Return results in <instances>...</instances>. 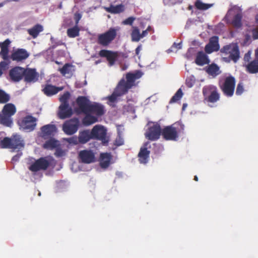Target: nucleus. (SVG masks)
Returning <instances> with one entry per match:
<instances>
[{
    "label": "nucleus",
    "instance_id": "obj_5",
    "mask_svg": "<svg viewBox=\"0 0 258 258\" xmlns=\"http://www.w3.org/2000/svg\"><path fill=\"white\" fill-rule=\"evenodd\" d=\"M221 52L229 54V58L234 62H236L240 57L239 47L237 43H232L224 46L221 49Z\"/></svg>",
    "mask_w": 258,
    "mask_h": 258
},
{
    "label": "nucleus",
    "instance_id": "obj_17",
    "mask_svg": "<svg viewBox=\"0 0 258 258\" xmlns=\"http://www.w3.org/2000/svg\"><path fill=\"white\" fill-rule=\"evenodd\" d=\"M77 104L82 112L88 113V110L91 105L89 100L85 96H79L76 100Z\"/></svg>",
    "mask_w": 258,
    "mask_h": 258
},
{
    "label": "nucleus",
    "instance_id": "obj_24",
    "mask_svg": "<svg viewBox=\"0 0 258 258\" xmlns=\"http://www.w3.org/2000/svg\"><path fill=\"white\" fill-rule=\"evenodd\" d=\"M196 63L200 66H203L205 64H209L210 60L207 55L203 51H199L196 56L195 59Z\"/></svg>",
    "mask_w": 258,
    "mask_h": 258
},
{
    "label": "nucleus",
    "instance_id": "obj_48",
    "mask_svg": "<svg viewBox=\"0 0 258 258\" xmlns=\"http://www.w3.org/2000/svg\"><path fill=\"white\" fill-rule=\"evenodd\" d=\"M65 155V152L59 146L55 148L54 155L57 157H62Z\"/></svg>",
    "mask_w": 258,
    "mask_h": 258
},
{
    "label": "nucleus",
    "instance_id": "obj_8",
    "mask_svg": "<svg viewBox=\"0 0 258 258\" xmlns=\"http://www.w3.org/2000/svg\"><path fill=\"white\" fill-rule=\"evenodd\" d=\"M91 133L92 139L100 140L103 144L108 143L107 131L104 126L96 125L92 129Z\"/></svg>",
    "mask_w": 258,
    "mask_h": 258
},
{
    "label": "nucleus",
    "instance_id": "obj_9",
    "mask_svg": "<svg viewBox=\"0 0 258 258\" xmlns=\"http://www.w3.org/2000/svg\"><path fill=\"white\" fill-rule=\"evenodd\" d=\"M79 120L77 118H73L66 121L62 124V131L68 135L75 134L79 128Z\"/></svg>",
    "mask_w": 258,
    "mask_h": 258
},
{
    "label": "nucleus",
    "instance_id": "obj_63",
    "mask_svg": "<svg viewBox=\"0 0 258 258\" xmlns=\"http://www.w3.org/2000/svg\"><path fill=\"white\" fill-rule=\"evenodd\" d=\"M255 21L256 23H258V15L256 16L255 17Z\"/></svg>",
    "mask_w": 258,
    "mask_h": 258
},
{
    "label": "nucleus",
    "instance_id": "obj_18",
    "mask_svg": "<svg viewBox=\"0 0 258 258\" xmlns=\"http://www.w3.org/2000/svg\"><path fill=\"white\" fill-rule=\"evenodd\" d=\"M29 56V53L25 49L19 48L12 53L11 58L13 60L19 62L26 59Z\"/></svg>",
    "mask_w": 258,
    "mask_h": 258
},
{
    "label": "nucleus",
    "instance_id": "obj_62",
    "mask_svg": "<svg viewBox=\"0 0 258 258\" xmlns=\"http://www.w3.org/2000/svg\"><path fill=\"white\" fill-rule=\"evenodd\" d=\"M194 180H195V181H198V176H197V175H195V177H194Z\"/></svg>",
    "mask_w": 258,
    "mask_h": 258
},
{
    "label": "nucleus",
    "instance_id": "obj_50",
    "mask_svg": "<svg viewBox=\"0 0 258 258\" xmlns=\"http://www.w3.org/2000/svg\"><path fill=\"white\" fill-rule=\"evenodd\" d=\"M136 18L134 17H130L124 20L122 22V24L124 25H132L134 21L135 20Z\"/></svg>",
    "mask_w": 258,
    "mask_h": 258
},
{
    "label": "nucleus",
    "instance_id": "obj_41",
    "mask_svg": "<svg viewBox=\"0 0 258 258\" xmlns=\"http://www.w3.org/2000/svg\"><path fill=\"white\" fill-rule=\"evenodd\" d=\"M183 93L181 88H179L170 100V103H173L179 101L182 97Z\"/></svg>",
    "mask_w": 258,
    "mask_h": 258
},
{
    "label": "nucleus",
    "instance_id": "obj_3",
    "mask_svg": "<svg viewBox=\"0 0 258 258\" xmlns=\"http://www.w3.org/2000/svg\"><path fill=\"white\" fill-rule=\"evenodd\" d=\"M183 125L175 123L165 127L162 130V136L166 140L175 141L178 138L180 130L183 132Z\"/></svg>",
    "mask_w": 258,
    "mask_h": 258
},
{
    "label": "nucleus",
    "instance_id": "obj_29",
    "mask_svg": "<svg viewBox=\"0 0 258 258\" xmlns=\"http://www.w3.org/2000/svg\"><path fill=\"white\" fill-rule=\"evenodd\" d=\"M80 144H85L92 139L91 132L89 130H84L79 132L78 137Z\"/></svg>",
    "mask_w": 258,
    "mask_h": 258
},
{
    "label": "nucleus",
    "instance_id": "obj_37",
    "mask_svg": "<svg viewBox=\"0 0 258 258\" xmlns=\"http://www.w3.org/2000/svg\"><path fill=\"white\" fill-rule=\"evenodd\" d=\"M132 41L138 42L141 39V33L139 29L137 27H133L131 33Z\"/></svg>",
    "mask_w": 258,
    "mask_h": 258
},
{
    "label": "nucleus",
    "instance_id": "obj_60",
    "mask_svg": "<svg viewBox=\"0 0 258 258\" xmlns=\"http://www.w3.org/2000/svg\"><path fill=\"white\" fill-rule=\"evenodd\" d=\"M254 59H258V48L255 50Z\"/></svg>",
    "mask_w": 258,
    "mask_h": 258
},
{
    "label": "nucleus",
    "instance_id": "obj_58",
    "mask_svg": "<svg viewBox=\"0 0 258 258\" xmlns=\"http://www.w3.org/2000/svg\"><path fill=\"white\" fill-rule=\"evenodd\" d=\"M142 49V45H139L135 50L136 54L139 55L140 51Z\"/></svg>",
    "mask_w": 258,
    "mask_h": 258
},
{
    "label": "nucleus",
    "instance_id": "obj_40",
    "mask_svg": "<svg viewBox=\"0 0 258 258\" xmlns=\"http://www.w3.org/2000/svg\"><path fill=\"white\" fill-rule=\"evenodd\" d=\"M11 138L5 137L0 141V147L2 149H11Z\"/></svg>",
    "mask_w": 258,
    "mask_h": 258
},
{
    "label": "nucleus",
    "instance_id": "obj_64",
    "mask_svg": "<svg viewBox=\"0 0 258 258\" xmlns=\"http://www.w3.org/2000/svg\"><path fill=\"white\" fill-rule=\"evenodd\" d=\"M4 5L3 3H0V7H3Z\"/></svg>",
    "mask_w": 258,
    "mask_h": 258
},
{
    "label": "nucleus",
    "instance_id": "obj_16",
    "mask_svg": "<svg viewBox=\"0 0 258 258\" xmlns=\"http://www.w3.org/2000/svg\"><path fill=\"white\" fill-rule=\"evenodd\" d=\"M149 143V142H146L140 149L138 154L139 161L140 163L146 164L148 161L150 154V151L148 150Z\"/></svg>",
    "mask_w": 258,
    "mask_h": 258
},
{
    "label": "nucleus",
    "instance_id": "obj_42",
    "mask_svg": "<svg viewBox=\"0 0 258 258\" xmlns=\"http://www.w3.org/2000/svg\"><path fill=\"white\" fill-rule=\"evenodd\" d=\"M72 65L70 63H66L62 68L59 69L60 73L63 75L65 76L67 74H70L71 73V68Z\"/></svg>",
    "mask_w": 258,
    "mask_h": 258
},
{
    "label": "nucleus",
    "instance_id": "obj_1",
    "mask_svg": "<svg viewBox=\"0 0 258 258\" xmlns=\"http://www.w3.org/2000/svg\"><path fill=\"white\" fill-rule=\"evenodd\" d=\"M142 76V72L139 71L134 73H127L125 79L122 78L114 88L112 94L105 98L107 100V104L112 107H115L118 101V98L127 94L128 90L135 86L136 80L140 78Z\"/></svg>",
    "mask_w": 258,
    "mask_h": 258
},
{
    "label": "nucleus",
    "instance_id": "obj_25",
    "mask_svg": "<svg viewBox=\"0 0 258 258\" xmlns=\"http://www.w3.org/2000/svg\"><path fill=\"white\" fill-rule=\"evenodd\" d=\"M73 114L72 109L69 106L62 107V105L59 107L58 116L59 118L63 119L71 116Z\"/></svg>",
    "mask_w": 258,
    "mask_h": 258
},
{
    "label": "nucleus",
    "instance_id": "obj_4",
    "mask_svg": "<svg viewBox=\"0 0 258 258\" xmlns=\"http://www.w3.org/2000/svg\"><path fill=\"white\" fill-rule=\"evenodd\" d=\"M117 35V29L110 28L105 32L99 34L97 37V43L102 46H107L115 38Z\"/></svg>",
    "mask_w": 258,
    "mask_h": 258
},
{
    "label": "nucleus",
    "instance_id": "obj_53",
    "mask_svg": "<svg viewBox=\"0 0 258 258\" xmlns=\"http://www.w3.org/2000/svg\"><path fill=\"white\" fill-rule=\"evenodd\" d=\"M82 18V15L79 13H76L74 15V20L75 21L76 25H78L79 21Z\"/></svg>",
    "mask_w": 258,
    "mask_h": 258
},
{
    "label": "nucleus",
    "instance_id": "obj_22",
    "mask_svg": "<svg viewBox=\"0 0 258 258\" xmlns=\"http://www.w3.org/2000/svg\"><path fill=\"white\" fill-rule=\"evenodd\" d=\"M88 113H91L98 116H100L105 113L104 106L102 104L98 103L91 104Z\"/></svg>",
    "mask_w": 258,
    "mask_h": 258
},
{
    "label": "nucleus",
    "instance_id": "obj_43",
    "mask_svg": "<svg viewBox=\"0 0 258 258\" xmlns=\"http://www.w3.org/2000/svg\"><path fill=\"white\" fill-rule=\"evenodd\" d=\"M10 99V95L6 93L4 90L0 89V103H6L8 102Z\"/></svg>",
    "mask_w": 258,
    "mask_h": 258
},
{
    "label": "nucleus",
    "instance_id": "obj_2",
    "mask_svg": "<svg viewBox=\"0 0 258 258\" xmlns=\"http://www.w3.org/2000/svg\"><path fill=\"white\" fill-rule=\"evenodd\" d=\"M16 112L15 106L12 103L6 104L0 112V124L8 127H11L13 124L12 116Z\"/></svg>",
    "mask_w": 258,
    "mask_h": 258
},
{
    "label": "nucleus",
    "instance_id": "obj_56",
    "mask_svg": "<svg viewBox=\"0 0 258 258\" xmlns=\"http://www.w3.org/2000/svg\"><path fill=\"white\" fill-rule=\"evenodd\" d=\"M252 38L254 39H258V27L254 29L252 31Z\"/></svg>",
    "mask_w": 258,
    "mask_h": 258
},
{
    "label": "nucleus",
    "instance_id": "obj_20",
    "mask_svg": "<svg viewBox=\"0 0 258 258\" xmlns=\"http://www.w3.org/2000/svg\"><path fill=\"white\" fill-rule=\"evenodd\" d=\"M25 74L24 78L25 81L27 83L35 82L39 77V74L36 72V70L34 69H24Z\"/></svg>",
    "mask_w": 258,
    "mask_h": 258
},
{
    "label": "nucleus",
    "instance_id": "obj_30",
    "mask_svg": "<svg viewBox=\"0 0 258 258\" xmlns=\"http://www.w3.org/2000/svg\"><path fill=\"white\" fill-rule=\"evenodd\" d=\"M105 10L111 14H119L124 11V6L122 4L116 6L110 5L109 7L105 8Z\"/></svg>",
    "mask_w": 258,
    "mask_h": 258
},
{
    "label": "nucleus",
    "instance_id": "obj_45",
    "mask_svg": "<svg viewBox=\"0 0 258 258\" xmlns=\"http://www.w3.org/2000/svg\"><path fill=\"white\" fill-rule=\"evenodd\" d=\"M10 63V62L6 61L0 62V77L2 76L3 73L8 69Z\"/></svg>",
    "mask_w": 258,
    "mask_h": 258
},
{
    "label": "nucleus",
    "instance_id": "obj_14",
    "mask_svg": "<svg viewBox=\"0 0 258 258\" xmlns=\"http://www.w3.org/2000/svg\"><path fill=\"white\" fill-rule=\"evenodd\" d=\"M41 137L44 139H49L53 136L57 131L54 124H47L41 127Z\"/></svg>",
    "mask_w": 258,
    "mask_h": 258
},
{
    "label": "nucleus",
    "instance_id": "obj_36",
    "mask_svg": "<svg viewBox=\"0 0 258 258\" xmlns=\"http://www.w3.org/2000/svg\"><path fill=\"white\" fill-rule=\"evenodd\" d=\"M213 4H208L203 3L201 0H196L195 6L198 10L205 11L209 9Z\"/></svg>",
    "mask_w": 258,
    "mask_h": 258
},
{
    "label": "nucleus",
    "instance_id": "obj_6",
    "mask_svg": "<svg viewBox=\"0 0 258 258\" xmlns=\"http://www.w3.org/2000/svg\"><path fill=\"white\" fill-rule=\"evenodd\" d=\"M203 94L205 100L211 103H215L218 101L220 95L217 88L213 85L205 86L203 89Z\"/></svg>",
    "mask_w": 258,
    "mask_h": 258
},
{
    "label": "nucleus",
    "instance_id": "obj_44",
    "mask_svg": "<svg viewBox=\"0 0 258 258\" xmlns=\"http://www.w3.org/2000/svg\"><path fill=\"white\" fill-rule=\"evenodd\" d=\"M8 54L9 48H1V51H0V56L4 59L3 61L10 62Z\"/></svg>",
    "mask_w": 258,
    "mask_h": 258
},
{
    "label": "nucleus",
    "instance_id": "obj_57",
    "mask_svg": "<svg viewBox=\"0 0 258 258\" xmlns=\"http://www.w3.org/2000/svg\"><path fill=\"white\" fill-rule=\"evenodd\" d=\"M251 52L248 51L247 53H246L244 56V60L245 61L248 62L250 58Z\"/></svg>",
    "mask_w": 258,
    "mask_h": 258
},
{
    "label": "nucleus",
    "instance_id": "obj_51",
    "mask_svg": "<svg viewBox=\"0 0 258 258\" xmlns=\"http://www.w3.org/2000/svg\"><path fill=\"white\" fill-rule=\"evenodd\" d=\"M11 41L9 39H6L3 42L0 43L1 48H9Z\"/></svg>",
    "mask_w": 258,
    "mask_h": 258
},
{
    "label": "nucleus",
    "instance_id": "obj_32",
    "mask_svg": "<svg viewBox=\"0 0 258 258\" xmlns=\"http://www.w3.org/2000/svg\"><path fill=\"white\" fill-rule=\"evenodd\" d=\"M242 13L239 11L233 17L231 22V24L237 28H239L242 26Z\"/></svg>",
    "mask_w": 258,
    "mask_h": 258
},
{
    "label": "nucleus",
    "instance_id": "obj_12",
    "mask_svg": "<svg viewBox=\"0 0 258 258\" xmlns=\"http://www.w3.org/2000/svg\"><path fill=\"white\" fill-rule=\"evenodd\" d=\"M162 135V130L159 124H156L150 126L146 132L145 136L146 138L151 141L158 140L160 136Z\"/></svg>",
    "mask_w": 258,
    "mask_h": 258
},
{
    "label": "nucleus",
    "instance_id": "obj_21",
    "mask_svg": "<svg viewBox=\"0 0 258 258\" xmlns=\"http://www.w3.org/2000/svg\"><path fill=\"white\" fill-rule=\"evenodd\" d=\"M99 55L101 57H106L110 66L114 64L117 57V52L105 49L101 50L99 52Z\"/></svg>",
    "mask_w": 258,
    "mask_h": 258
},
{
    "label": "nucleus",
    "instance_id": "obj_55",
    "mask_svg": "<svg viewBox=\"0 0 258 258\" xmlns=\"http://www.w3.org/2000/svg\"><path fill=\"white\" fill-rule=\"evenodd\" d=\"M22 155V153L20 152L13 156L12 159V161L13 162H15L18 161L20 157Z\"/></svg>",
    "mask_w": 258,
    "mask_h": 258
},
{
    "label": "nucleus",
    "instance_id": "obj_28",
    "mask_svg": "<svg viewBox=\"0 0 258 258\" xmlns=\"http://www.w3.org/2000/svg\"><path fill=\"white\" fill-rule=\"evenodd\" d=\"M111 156L110 153H104L100 154V165L102 168H106L110 164Z\"/></svg>",
    "mask_w": 258,
    "mask_h": 258
},
{
    "label": "nucleus",
    "instance_id": "obj_46",
    "mask_svg": "<svg viewBox=\"0 0 258 258\" xmlns=\"http://www.w3.org/2000/svg\"><path fill=\"white\" fill-rule=\"evenodd\" d=\"M196 83V79L194 76H190L186 79L185 85L188 88L193 87Z\"/></svg>",
    "mask_w": 258,
    "mask_h": 258
},
{
    "label": "nucleus",
    "instance_id": "obj_49",
    "mask_svg": "<svg viewBox=\"0 0 258 258\" xmlns=\"http://www.w3.org/2000/svg\"><path fill=\"white\" fill-rule=\"evenodd\" d=\"M244 91V88L242 83L238 84L236 90V94L237 95H240Z\"/></svg>",
    "mask_w": 258,
    "mask_h": 258
},
{
    "label": "nucleus",
    "instance_id": "obj_23",
    "mask_svg": "<svg viewBox=\"0 0 258 258\" xmlns=\"http://www.w3.org/2000/svg\"><path fill=\"white\" fill-rule=\"evenodd\" d=\"M63 89V87H58L50 84H46L42 89V92L46 96H51L57 94Z\"/></svg>",
    "mask_w": 258,
    "mask_h": 258
},
{
    "label": "nucleus",
    "instance_id": "obj_7",
    "mask_svg": "<svg viewBox=\"0 0 258 258\" xmlns=\"http://www.w3.org/2000/svg\"><path fill=\"white\" fill-rule=\"evenodd\" d=\"M235 86V79L233 76H229L225 78L224 82L220 85V88L223 94L227 97L233 96Z\"/></svg>",
    "mask_w": 258,
    "mask_h": 258
},
{
    "label": "nucleus",
    "instance_id": "obj_33",
    "mask_svg": "<svg viewBox=\"0 0 258 258\" xmlns=\"http://www.w3.org/2000/svg\"><path fill=\"white\" fill-rule=\"evenodd\" d=\"M60 144L59 142L51 138L45 142L43 145V147L46 149L52 150L59 146Z\"/></svg>",
    "mask_w": 258,
    "mask_h": 258
},
{
    "label": "nucleus",
    "instance_id": "obj_38",
    "mask_svg": "<svg viewBox=\"0 0 258 258\" xmlns=\"http://www.w3.org/2000/svg\"><path fill=\"white\" fill-rule=\"evenodd\" d=\"M98 120L97 118L91 115H86L83 119V123L85 125H90Z\"/></svg>",
    "mask_w": 258,
    "mask_h": 258
},
{
    "label": "nucleus",
    "instance_id": "obj_15",
    "mask_svg": "<svg viewBox=\"0 0 258 258\" xmlns=\"http://www.w3.org/2000/svg\"><path fill=\"white\" fill-rule=\"evenodd\" d=\"M219 48V38L214 36L210 38L209 42L205 46V50L206 53L210 54L214 51H217Z\"/></svg>",
    "mask_w": 258,
    "mask_h": 258
},
{
    "label": "nucleus",
    "instance_id": "obj_35",
    "mask_svg": "<svg viewBox=\"0 0 258 258\" xmlns=\"http://www.w3.org/2000/svg\"><path fill=\"white\" fill-rule=\"evenodd\" d=\"M80 28L77 25H75L72 28H69L67 30V33L70 38H75L79 35Z\"/></svg>",
    "mask_w": 258,
    "mask_h": 258
},
{
    "label": "nucleus",
    "instance_id": "obj_61",
    "mask_svg": "<svg viewBox=\"0 0 258 258\" xmlns=\"http://www.w3.org/2000/svg\"><path fill=\"white\" fill-rule=\"evenodd\" d=\"M192 8H193L192 6H191V5H189V6H188V8H187V9H188V10H192Z\"/></svg>",
    "mask_w": 258,
    "mask_h": 258
},
{
    "label": "nucleus",
    "instance_id": "obj_47",
    "mask_svg": "<svg viewBox=\"0 0 258 258\" xmlns=\"http://www.w3.org/2000/svg\"><path fill=\"white\" fill-rule=\"evenodd\" d=\"M66 141L70 144L76 145L79 144V140L77 137L73 136L71 138H67Z\"/></svg>",
    "mask_w": 258,
    "mask_h": 258
},
{
    "label": "nucleus",
    "instance_id": "obj_34",
    "mask_svg": "<svg viewBox=\"0 0 258 258\" xmlns=\"http://www.w3.org/2000/svg\"><path fill=\"white\" fill-rule=\"evenodd\" d=\"M43 30V28L42 25L36 24L31 29H28V32L33 38H35Z\"/></svg>",
    "mask_w": 258,
    "mask_h": 258
},
{
    "label": "nucleus",
    "instance_id": "obj_13",
    "mask_svg": "<svg viewBox=\"0 0 258 258\" xmlns=\"http://www.w3.org/2000/svg\"><path fill=\"white\" fill-rule=\"evenodd\" d=\"M24 74V68L20 67H15L10 70L9 76L12 81L17 82L23 79Z\"/></svg>",
    "mask_w": 258,
    "mask_h": 258
},
{
    "label": "nucleus",
    "instance_id": "obj_26",
    "mask_svg": "<svg viewBox=\"0 0 258 258\" xmlns=\"http://www.w3.org/2000/svg\"><path fill=\"white\" fill-rule=\"evenodd\" d=\"M11 149H22L24 147V143L19 136L14 135L11 138Z\"/></svg>",
    "mask_w": 258,
    "mask_h": 258
},
{
    "label": "nucleus",
    "instance_id": "obj_52",
    "mask_svg": "<svg viewBox=\"0 0 258 258\" xmlns=\"http://www.w3.org/2000/svg\"><path fill=\"white\" fill-rule=\"evenodd\" d=\"M152 30V27L150 26H149L146 30L143 31L142 33H141V38L146 37L148 34V33Z\"/></svg>",
    "mask_w": 258,
    "mask_h": 258
},
{
    "label": "nucleus",
    "instance_id": "obj_10",
    "mask_svg": "<svg viewBox=\"0 0 258 258\" xmlns=\"http://www.w3.org/2000/svg\"><path fill=\"white\" fill-rule=\"evenodd\" d=\"M47 158V157H41L36 160L29 166V169L32 172L46 170L50 164V161Z\"/></svg>",
    "mask_w": 258,
    "mask_h": 258
},
{
    "label": "nucleus",
    "instance_id": "obj_31",
    "mask_svg": "<svg viewBox=\"0 0 258 258\" xmlns=\"http://www.w3.org/2000/svg\"><path fill=\"white\" fill-rule=\"evenodd\" d=\"M247 72L250 74H255L258 72V59H254L246 66Z\"/></svg>",
    "mask_w": 258,
    "mask_h": 258
},
{
    "label": "nucleus",
    "instance_id": "obj_54",
    "mask_svg": "<svg viewBox=\"0 0 258 258\" xmlns=\"http://www.w3.org/2000/svg\"><path fill=\"white\" fill-rule=\"evenodd\" d=\"M182 0H164V3L169 5H175L178 3H181Z\"/></svg>",
    "mask_w": 258,
    "mask_h": 258
},
{
    "label": "nucleus",
    "instance_id": "obj_11",
    "mask_svg": "<svg viewBox=\"0 0 258 258\" xmlns=\"http://www.w3.org/2000/svg\"><path fill=\"white\" fill-rule=\"evenodd\" d=\"M36 118L31 115H27L19 121L20 126L24 130L30 132L33 131L36 125Z\"/></svg>",
    "mask_w": 258,
    "mask_h": 258
},
{
    "label": "nucleus",
    "instance_id": "obj_19",
    "mask_svg": "<svg viewBox=\"0 0 258 258\" xmlns=\"http://www.w3.org/2000/svg\"><path fill=\"white\" fill-rule=\"evenodd\" d=\"M79 156L82 162L90 163L94 161L95 154L91 150H84L79 152Z\"/></svg>",
    "mask_w": 258,
    "mask_h": 258
},
{
    "label": "nucleus",
    "instance_id": "obj_59",
    "mask_svg": "<svg viewBox=\"0 0 258 258\" xmlns=\"http://www.w3.org/2000/svg\"><path fill=\"white\" fill-rule=\"evenodd\" d=\"M172 47H176L178 49H180L181 48V43H174V44L172 45Z\"/></svg>",
    "mask_w": 258,
    "mask_h": 258
},
{
    "label": "nucleus",
    "instance_id": "obj_27",
    "mask_svg": "<svg viewBox=\"0 0 258 258\" xmlns=\"http://www.w3.org/2000/svg\"><path fill=\"white\" fill-rule=\"evenodd\" d=\"M205 70L207 74L212 76L213 78L216 77L221 73V71L220 70V68L215 63L209 64L205 68Z\"/></svg>",
    "mask_w": 258,
    "mask_h": 258
},
{
    "label": "nucleus",
    "instance_id": "obj_39",
    "mask_svg": "<svg viewBox=\"0 0 258 258\" xmlns=\"http://www.w3.org/2000/svg\"><path fill=\"white\" fill-rule=\"evenodd\" d=\"M70 97V93L67 91L59 98V101L61 102L60 105H62V107L69 106V104L68 100Z\"/></svg>",
    "mask_w": 258,
    "mask_h": 258
}]
</instances>
